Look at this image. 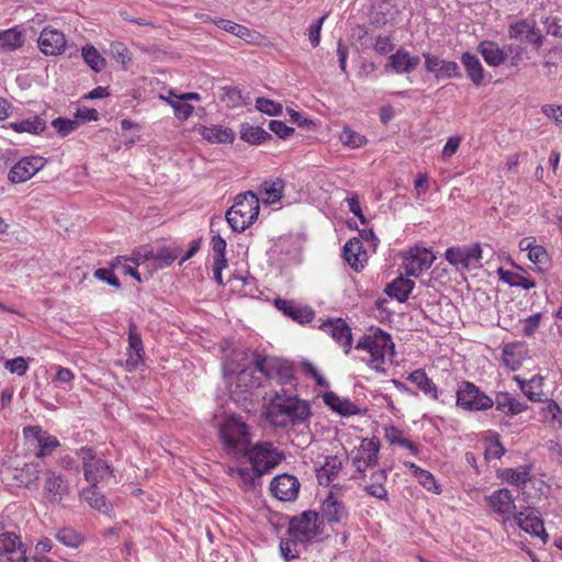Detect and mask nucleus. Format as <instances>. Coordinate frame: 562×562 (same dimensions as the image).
Instances as JSON below:
<instances>
[{
    "label": "nucleus",
    "mask_w": 562,
    "mask_h": 562,
    "mask_svg": "<svg viewBox=\"0 0 562 562\" xmlns=\"http://www.w3.org/2000/svg\"><path fill=\"white\" fill-rule=\"evenodd\" d=\"M169 98L159 95L160 99L166 100L173 109L175 115L179 120H187L193 112V106L189 104L181 95H176L170 92Z\"/></svg>",
    "instance_id": "c03bdc74"
},
{
    "label": "nucleus",
    "mask_w": 562,
    "mask_h": 562,
    "mask_svg": "<svg viewBox=\"0 0 562 562\" xmlns=\"http://www.w3.org/2000/svg\"><path fill=\"white\" fill-rule=\"evenodd\" d=\"M270 491L276 498L282 502H291L296 499L299 495L300 482L290 474L277 475L270 483Z\"/></svg>",
    "instance_id": "dca6fc26"
},
{
    "label": "nucleus",
    "mask_w": 562,
    "mask_h": 562,
    "mask_svg": "<svg viewBox=\"0 0 562 562\" xmlns=\"http://www.w3.org/2000/svg\"><path fill=\"white\" fill-rule=\"evenodd\" d=\"M445 258L449 263L462 269L480 267L482 248L480 244L462 247H450L446 250Z\"/></svg>",
    "instance_id": "1a4fd4ad"
},
{
    "label": "nucleus",
    "mask_w": 562,
    "mask_h": 562,
    "mask_svg": "<svg viewBox=\"0 0 562 562\" xmlns=\"http://www.w3.org/2000/svg\"><path fill=\"white\" fill-rule=\"evenodd\" d=\"M259 199L252 191L239 193L226 212V221L234 232H244L259 215Z\"/></svg>",
    "instance_id": "f03ea898"
},
{
    "label": "nucleus",
    "mask_w": 562,
    "mask_h": 562,
    "mask_svg": "<svg viewBox=\"0 0 562 562\" xmlns=\"http://www.w3.org/2000/svg\"><path fill=\"white\" fill-rule=\"evenodd\" d=\"M456 404L467 412H481L493 407L494 401L474 383L461 381L456 391Z\"/></svg>",
    "instance_id": "423d86ee"
},
{
    "label": "nucleus",
    "mask_w": 562,
    "mask_h": 562,
    "mask_svg": "<svg viewBox=\"0 0 562 562\" xmlns=\"http://www.w3.org/2000/svg\"><path fill=\"white\" fill-rule=\"evenodd\" d=\"M0 561L27 562L26 548L14 532L0 533Z\"/></svg>",
    "instance_id": "f8f14e48"
},
{
    "label": "nucleus",
    "mask_w": 562,
    "mask_h": 562,
    "mask_svg": "<svg viewBox=\"0 0 562 562\" xmlns=\"http://www.w3.org/2000/svg\"><path fill=\"white\" fill-rule=\"evenodd\" d=\"M435 256L426 248H413L404 258L405 273L409 277H418L424 270L431 267Z\"/></svg>",
    "instance_id": "4468645a"
},
{
    "label": "nucleus",
    "mask_w": 562,
    "mask_h": 562,
    "mask_svg": "<svg viewBox=\"0 0 562 562\" xmlns=\"http://www.w3.org/2000/svg\"><path fill=\"white\" fill-rule=\"evenodd\" d=\"M461 63L463 64L470 80L475 86L481 85L484 79V69L480 59L475 55H472L467 52L462 54Z\"/></svg>",
    "instance_id": "72a5a7b5"
},
{
    "label": "nucleus",
    "mask_w": 562,
    "mask_h": 562,
    "mask_svg": "<svg viewBox=\"0 0 562 562\" xmlns=\"http://www.w3.org/2000/svg\"><path fill=\"white\" fill-rule=\"evenodd\" d=\"M323 400L327 406L341 416H352L360 413V409L349 398H341L334 392H326Z\"/></svg>",
    "instance_id": "cd10ccee"
},
{
    "label": "nucleus",
    "mask_w": 562,
    "mask_h": 562,
    "mask_svg": "<svg viewBox=\"0 0 562 562\" xmlns=\"http://www.w3.org/2000/svg\"><path fill=\"white\" fill-rule=\"evenodd\" d=\"M516 524L527 533L539 537L546 543L548 533L544 530L543 521L539 513L533 507H526L524 510L514 514Z\"/></svg>",
    "instance_id": "ddd939ff"
},
{
    "label": "nucleus",
    "mask_w": 562,
    "mask_h": 562,
    "mask_svg": "<svg viewBox=\"0 0 562 562\" xmlns=\"http://www.w3.org/2000/svg\"><path fill=\"white\" fill-rule=\"evenodd\" d=\"M130 352L126 359V369L128 372L135 371L140 361V338L137 334V326L130 325Z\"/></svg>",
    "instance_id": "473e14b6"
},
{
    "label": "nucleus",
    "mask_w": 562,
    "mask_h": 562,
    "mask_svg": "<svg viewBox=\"0 0 562 562\" xmlns=\"http://www.w3.org/2000/svg\"><path fill=\"white\" fill-rule=\"evenodd\" d=\"M528 258L531 262L537 263V265H544L549 261L548 251L541 245H536L535 248H530Z\"/></svg>",
    "instance_id": "338daca9"
},
{
    "label": "nucleus",
    "mask_w": 562,
    "mask_h": 562,
    "mask_svg": "<svg viewBox=\"0 0 562 562\" xmlns=\"http://www.w3.org/2000/svg\"><path fill=\"white\" fill-rule=\"evenodd\" d=\"M509 36L520 42H526L539 48L542 45V35L535 23L519 21L510 26Z\"/></svg>",
    "instance_id": "5701e85b"
},
{
    "label": "nucleus",
    "mask_w": 562,
    "mask_h": 562,
    "mask_svg": "<svg viewBox=\"0 0 562 562\" xmlns=\"http://www.w3.org/2000/svg\"><path fill=\"white\" fill-rule=\"evenodd\" d=\"M310 416L311 409L307 402L285 394L283 389L281 392H274L266 413L267 419L276 427L303 424L308 420Z\"/></svg>",
    "instance_id": "f257e3e1"
},
{
    "label": "nucleus",
    "mask_w": 562,
    "mask_h": 562,
    "mask_svg": "<svg viewBox=\"0 0 562 562\" xmlns=\"http://www.w3.org/2000/svg\"><path fill=\"white\" fill-rule=\"evenodd\" d=\"M414 286V281L401 276L386 285L385 293L389 296L395 297L398 302L403 303L408 299Z\"/></svg>",
    "instance_id": "2f4dec72"
},
{
    "label": "nucleus",
    "mask_w": 562,
    "mask_h": 562,
    "mask_svg": "<svg viewBox=\"0 0 562 562\" xmlns=\"http://www.w3.org/2000/svg\"><path fill=\"white\" fill-rule=\"evenodd\" d=\"M356 349L364 350L370 355L367 361L369 367L375 371L384 372L385 357L394 353V344L387 333L376 328L371 334L363 335L358 340Z\"/></svg>",
    "instance_id": "7ed1b4c3"
},
{
    "label": "nucleus",
    "mask_w": 562,
    "mask_h": 562,
    "mask_svg": "<svg viewBox=\"0 0 562 562\" xmlns=\"http://www.w3.org/2000/svg\"><path fill=\"white\" fill-rule=\"evenodd\" d=\"M344 258L356 271L363 268L362 262L366 258V251L362 250V243L359 238L353 237L345 244Z\"/></svg>",
    "instance_id": "c85d7f7f"
},
{
    "label": "nucleus",
    "mask_w": 562,
    "mask_h": 562,
    "mask_svg": "<svg viewBox=\"0 0 562 562\" xmlns=\"http://www.w3.org/2000/svg\"><path fill=\"white\" fill-rule=\"evenodd\" d=\"M11 128L18 133H32V134H41L45 128L46 124L43 119L40 116H34L33 119H26L21 122H14L10 124Z\"/></svg>",
    "instance_id": "49530a36"
},
{
    "label": "nucleus",
    "mask_w": 562,
    "mask_h": 562,
    "mask_svg": "<svg viewBox=\"0 0 562 562\" xmlns=\"http://www.w3.org/2000/svg\"><path fill=\"white\" fill-rule=\"evenodd\" d=\"M542 113L562 128V105L546 104L542 106Z\"/></svg>",
    "instance_id": "774afa93"
},
{
    "label": "nucleus",
    "mask_w": 562,
    "mask_h": 562,
    "mask_svg": "<svg viewBox=\"0 0 562 562\" xmlns=\"http://www.w3.org/2000/svg\"><path fill=\"white\" fill-rule=\"evenodd\" d=\"M487 504L496 514L503 517L504 521L509 520L516 514L515 498L507 488H499L493 492L487 497Z\"/></svg>",
    "instance_id": "f3484780"
},
{
    "label": "nucleus",
    "mask_w": 562,
    "mask_h": 562,
    "mask_svg": "<svg viewBox=\"0 0 562 562\" xmlns=\"http://www.w3.org/2000/svg\"><path fill=\"white\" fill-rule=\"evenodd\" d=\"M228 473L233 477H236L240 482V484L247 490L255 488L256 482L263 475L259 473L254 465H251V468H231Z\"/></svg>",
    "instance_id": "e433bc0d"
},
{
    "label": "nucleus",
    "mask_w": 562,
    "mask_h": 562,
    "mask_svg": "<svg viewBox=\"0 0 562 562\" xmlns=\"http://www.w3.org/2000/svg\"><path fill=\"white\" fill-rule=\"evenodd\" d=\"M82 57L85 63L95 72H100L105 66V59L93 46L83 47Z\"/></svg>",
    "instance_id": "864d4df0"
},
{
    "label": "nucleus",
    "mask_w": 562,
    "mask_h": 562,
    "mask_svg": "<svg viewBox=\"0 0 562 562\" xmlns=\"http://www.w3.org/2000/svg\"><path fill=\"white\" fill-rule=\"evenodd\" d=\"M42 471L40 463H26L21 469H15L14 477L24 486L30 487L37 483Z\"/></svg>",
    "instance_id": "37998d69"
},
{
    "label": "nucleus",
    "mask_w": 562,
    "mask_h": 562,
    "mask_svg": "<svg viewBox=\"0 0 562 562\" xmlns=\"http://www.w3.org/2000/svg\"><path fill=\"white\" fill-rule=\"evenodd\" d=\"M341 469V461L337 456H328L324 463L316 471V476L321 485H329Z\"/></svg>",
    "instance_id": "c756f323"
},
{
    "label": "nucleus",
    "mask_w": 562,
    "mask_h": 562,
    "mask_svg": "<svg viewBox=\"0 0 562 562\" xmlns=\"http://www.w3.org/2000/svg\"><path fill=\"white\" fill-rule=\"evenodd\" d=\"M139 266L138 258L133 257H116L113 267L121 270L124 274H130L137 281H140V273L137 268Z\"/></svg>",
    "instance_id": "3c124183"
},
{
    "label": "nucleus",
    "mask_w": 562,
    "mask_h": 562,
    "mask_svg": "<svg viewBox=\"0 0 562 562\" xmlns=\"http://www.w3.org/2000/svg\"><path fill=\"white\" fill-rule=\"evenodd\" d=\"M213 22L217 27L225 30L228 33L234 34L237 37L246 38L250 35V30L248 27L237 24L233 21L225 20V19H218V20H214Z\"/></svg>",
    "instance_id": "6e6d98bb"
},
{
    "label": "nucleus",
    "mask_w": 562,
    "mask_h": 562,
    "mask_svg": "<svg viewBox=\"0 0 562 562\" xmlns=\"http://www.w3.org/2000/svg\"><path fill=\"white\" fill-rule=\"evenodd\" d=\"M24 43L23 32L18 27L0 32V49L12 52L20 48Z\"/></svg>",
    "instance_id": "ea45409f"
},
{
    "label": "nucleus",
    "mask_w": 562,
    "mask_h": 562,
    "mask_svg": "<svg viewBox=\"0 0 562 562\" xmlns=\"http://www.w3.org/2000/svg\"><path fill=\"white\" fill-rule=\"evenodd\" d=\"M502 479L517 486L526 484L530 480V468L526 465L518 469L507 468L503 471Z\"/></svg>",
    "instance_id": "8fccbe9b"
},
{
    "label": "nucleus",
    "mask_w": 562,
    "mask_h": 562,
    "mask_svg": "<svg viewBox=\"0 0 562 562\" xmlns=\"http://www.w3.org/2000/svg\"><path fill=\"white\" fill-rule=\"evenodd\" d=\"M256 108L268 115H279L282 112V105L280 103L265 98L257 99Z\"/></svg>",
    "instance_id": "052dcab7"
},
{
    "label": "nucleus",
    "mask_w": 562,
    "mask_h": 562,
    "mask_svg": "<svg viewBox=\"0 0 562 562\" xmlns=\"http://www.w3.org/2000/svg\"><path fill=\"white\" fill-rule=\"evenodd\" d=\"M274 304L284 315L301 324L310 323L314 317V313L311 308L299 306L292 301L277 299Z\"/></svg>",
    "instance_id": "bb28decb"
},
{
    "label": "nucleus",
    "mask_w": 562,
    "mask_h": 562,
    "mask_svg": "<svg viewBox=\"0 0 562 562\" xmlns=\"http://www.w3.org/2000/svg\"><path fill=\"white\" fill-rule=\"evenodd\" d=\"M80 457L83 463L85 479L92 486L98 482L111 476L110 465L101 457H98L91 449H81Z\"/></svg>",
    "instance_id": "6e6552de"
},
{
    "label": "nucleus",
    "mask_w": 562,
    "mask_h": 562,
    "mask_svg": "<svg viewBox=\"0 0 562 562\" xmlns=\"http://www.w3.org/2000/svg\"><path fill=\"white\" fill-rule=\"evenodd\" d=\"M4 368L11 373L22 376L26 373L29 364L23 357H16L14 359L7 360Z\"/></svg>",
    "instance_id": "0e129e2a"
},
{
    "label": "nucleus",
    "mask_w": 562,
    "mask_h": 562,
    "mask_svg": "<svg viewBox=\"0 0 562 562\" xmlns=\"http://www.w3.org/2000/svg\"><path fill=\"white\" fill-rule=\"evenodd\" d=\"M340 142L349 146L351 148H359L362 145L366 144L367 139L361 134L357 133L356 131L351 130L348 126H345L339 135Z\"/></svg>",
    "instance_id": "4d7b16f0"
},
{
    "label": "nucleus",
    "mask_w": 562,
    "mask_h": 562,
    "mask_svg": "<svg viewBox=\"0 0 562 562\" xmlns=\"http://www.w3.org/2000/svg\"><path fill=\"white\" fill-rule=\"evenodd\" d=\"M254 369L268 379H278L282 384L292 379L291 367L279 359L256 355Z\"/></svg>",
    "instance_id": "9d476101"
},
{
    "label": "nucleus",
    "mask_w": 562,
    "mask_h": 562,
    "mask_svg": "<svg viewBox=\"0 0 562 562\" xmlns=\"http://www.w3.org/2000/svg\"><path fill=\"white\" fill-rule=\"evenodd\" d=\"M284 181L281 178L265 180L260 186V193L265 194V203H276L281 200Z\"/></svg>",
    "instance_id": "58836bf2"
},
{
    "label": "nucleus",
    "mask_w": 562,
    "mask_h": 562,
    "mask_svg": "<svg viewBox=\"0 0 562 562\" xmlns=\"http://www.w3.org/2000/svg\"><path fill=\"white\" fill-rule=\"evenodd\" d=\"M240 137L250 144H261L268 138H271V135L260 126H252L245 123L240 127Z\"/></svg>",
    "instance_id": "a18cd8bd"
},
{
    "label": "nucleus",
    "mask_w": 562,
    "mask_h": 562,
    "mask_svg": "<svg viewBox=\"0 0 562 562\" xmlns=\"http://www.w3.org/2000/svg\"><path fill=\"white\" fill-rule=\"evenodd\" d=\"M386 479L387 474L386 470L384 469L378 470L376 472L372 473L371 483L364 486L366 492L378 499H386L387 491L384 486Z\"/></svg>",
    "instance_id": "4c0bfd02"
},
{
    "label": "nucleus",
    "mask_w": 562,
    "mask_h": 562,
    "mask_svg": "<svg viewBox=\"0 0 562 562\" xmlns=\"http://www.w3.org/2000/svg\"><path fill=\"white\" fill-rule=\"evenodd\" d=\"M347 510L342 502L338 501L331 493L322 504L321 520L328 524H339L347 518Z\"/></svg>",
    "instance_id": "b1692460"
},
{
    "label": "nucleus",
    "mask_w": 562,
    "mask_h": 562,
    "mask_svg": "<svg viewBox=\"0 0 562 562\" xmlns=\"http://www.w3.org/2000/svg\"><path fill=\"white\" fill-rule=\"evenodd\" d=\"M493 401L496 409L507 416H516L528 408L526 402L519 401L509 392H497Z\"/></svg>",
    "instance_id": "393cba45"
},
{
    "label": "nucleus",
    "mask_w": 562,
    "mask_h": 562,
    "mask_svg": "<svg viewBox=\"0 0 562 562\" xmlns=\"http://www.w3.org/2000/svg\"><path fill=\"white\" fill-rule=\"evenodd\" d=\"M247 457L250 464L261 474L273 470L283 459V452L279 451L271 442H258L240 456Z\"/></svg>",
    "instance_id": "39448f33"
},
{
    "label": "nucleus",
    "mask_w": 562,
    "mask_h": 562,
    "mask_svg": "<svg viewBox=\"0 0 562 562\" xmlns=\"http://www.w3.org/2000/svg\"><path fill=\"white\" fill-rule=\"evenodd\" d=\"M425 58V68L428 72L435 75L437 80L460 77L459 66L456 61L440 59L438 56L429 53L423 54Z\"/></svg>",
    "instance_id": "a211bd4d"
},
{
    "label": "nucleus",
    "mask_w": 562,
    "mask_h": 562,
    "mask_svg": "<svg viewBox=\"0 0 562 562\" xmlns=\"http://www.w3.org/2000/svg\"><path fill=\"white\" fill-rule=\"evenodd\" d=\"M542 419L555 427L562 426V408L553 400H549L547 405L541 409Z\"/></svg>",
    "instance_id": "603ef678"
},
{
    "label": "nucleus",
    "mask_w": 562,
    "mask_h": 562,
    "mask_svg": "<svg viewBox=\"0 0 562 562\" xmlns=\"http://www.w3.org/2000/svg\"><path fill=\"white\" fill-rule=\"evenodd\" d=\"M408 467H409L411 471L413 472V474L418 480V482L427 491H430V492H432L435 494H440L441 493L440 486L437 484L434 475L429 471L420 469L419 467H417L414 463H409Z\"/></svg>",
    "instance_id": "09e8293b"
},
{
    "label": "nucleus",
    "mask_w": 562,
    "mask_h": 562,
    "mask_svg": "<svg viewBox=\"0 0 562 562\" xmlns=\"http://www.w3.org/2000/svg\"><path fill=\"white\" fill-rule=\"evenodd\" d=\"M44 166L45 161L40 156L24 157L10 169L8 178L12 183H22L31 179Z\"/></svg>",
    "instance_id": "2eb2a0df"
},
{
    "label": "nucleus",
    "mask_w": 562,
    "mask_h": 562,
    "mask_svg": "<svg viewBox=\"0 0 562 562\" xmlns=\"http://www.w3.org/2000/svg\"><path fill=\"white\" fill-rule=\"evenodd\" d=\"M296 539L293 540H281L280 541V553L284 561L289 562L291 560H294L299 558V552L296 549Z\"/></svg>",
    "instance_id": "680f3d73"
},
{
    "label": "nucleus",
    "mask_w": 562,
    "mask_h": 562,
    "mask_svg": "<svg viewBox=\"0 0 562 562\" xmlns=\"http://www.w3.org/2000/svg\"><path fill=\"white\" fill-rule=\"evenodd\" d=\"M24 437L27 440H34L38 447L35 453L37 458H43L52 453V451L59 446L56 437L48 435L38 426H27L23 429Z\"/></svg>",
    "instance_id": "aec40b11"
},
{
    "label": "nucleus",
    "mask_w": 562,
    "mask_h": 562,
    "mask_svg": "<svg viewBox=\"0 0 562 562\" xmlns=\"http://www.w3.org/2000/svg\"><path fill=\"white\" fill-rule=\"evenodd\" d=\"M81 497L94 509L99 510L100 513H103L106 516H111L112 513V505L106 502L105 497L100 494L95 486L85 488L81 492Z\"/></svg>",
    "instance_id": "f704fd0d"
},
{
    "label": "nucleus",
    "mask_w": 562,
    "mask_h": 562,
    "mask_svg": "<svg viewBox=\"0 0 562 562\" xmlns=\"http://www.w3.org/2000/svg\"><path fill=\"white\" fill-rule=\"evenodd\" d=\"M236 382L237 387L241 389L245 392L250 391L252 389H257L261 385L260 378L254 376V372L249 368L243 369L238 372Z\"/></svg>",
    "instance_id": "5fc2aeb1"
},
{
    "label": "nucleus",
    "mask_w": 562,
    "mask_h": 562,
    "mask_svg": "<svg viewBox=\"0 0 562 562\" xmlns=\"http://www.w3.org/2000/svg\"><path fill=\"white\" fill-rule=\"evenodd\" d=\"M479 52L490 66H499L507 58V53L492 41H483L479 45Z\"/></svg>",
    "instance_id": "7c9ffc66"
},
{
    "label": "nucleus",
    "mask_w": 562,
    "mask_h": 562,
    "mask_svg": "<svg viewBox=\"0 0 562 562\" xmlns=\"http://www.w3.org/2000/svg\"><path fill=\"white\" fill-rule=\"evenodd\" d=\"M408 380L415 384L424 394L432 400L438 398V390L436 384L430 380L423 369H417L408 375Z\"/></svg>",
    "instance_id": "c9c22d12"
},
{
    "label": "nucleus",
    "mask_w": 562,
    "mask_h": 562,
    "mask_svg": "<svg viewBox=\"0 0 562 562\" xmlns=\"http://www.w3.org/2000/svg\"><path fill=\"white\" fill-rule=\"evenodd\" d=\"M499 279L510 286H519L526 290H529L531 288L536 286V282L531 279H528L524 277L520 273L513 272L509 270H504L503 268H499L498 270Z\"/></svg>",
    "instance_id": "de8ad7c7"
},
{
    "label": "nucleus",
    "mask_w": 562,
    "mask_h": 562,
    "mask_svg": "<svg viewBox=\"0 0 562 562\" xmlns=\"http://www.w3.org/2000/svg\"><path fill=\"white\" fill-rule=\"evenodd\" d=\"M220 438L225 451L236 458L240 457L251 443L247 424L236 417H229L222 424Z\"/></svg>",
    "instance_id": "20e7f679"
},
{
    "label": "nucleus",
    "mask_w": 562,
    "mask_h": 562,
    "mask_svg": "<svg viewBox=\"0 0 562 562\" xmlns=\"http://www.w3.org/2000/svg\"><path fill=\"white\" fill-rule=\"evenodd\" d=\"M52 125L60 136H67L78 128L79 122L77 120L57 117L52 122Z\"/></svg>",
    "instance_id": "bf43d9fd"
},
{
    "label": "nucleus",
    "mask_w": 562,
    "mask_h": 562,
    "mask_svg": "<svg viewBox=\"0 0 562 562\" xmlns=\"http://www.w3.org/2000/svg\"><path fill=\"white\" fill-rule=\"evenodd\" d=\"M269 130L278 135L280 138H288L294 133V128L285 125L282 121L271 120L269 122Z\"/></svg>",
    "instance_id": "69168bd1"
},
{
    "label": "nucleus",
    "mask_w": 562,
    "mask_h": 562,
    "mask_svg": "<svg viewBox=\"0 0 562 562\" xmlns=\"http://www.w3.org/2000/svg\"><path fill=\"white\" fill-rule=\"evenodd\" d=\"M44 492L50 502L60 503L64 496L69 493V483L55 472H48Z\"/></svg>",
    "instance_id": "a878e982"
},
{
    "label": "nucleus",
    "mask_w": 562,
    "mask_h": 562,
    "mask_svg": "<svg viewBox=\"0 0 562 562\" xmlns=\"http://www.w3.org/2000/svg\"><path fill=\"white\" fill-rule=\"evenodd\" d=\"M212 247L214 251L213 261L227 262L226 254V240L216 234L212 237Z\"/></svg>",
    "instance_id": "e2e57ef3"
},
{
    "label": "nucleus",
    "mask_w": 562,
    "mask_h": 562,
    "mask_svg": "<svg viewBox=\"0 0 562 562\" xmlns=\"http://www.w3.org/2000/svg\"><path fill=\"white\" fill-rule=\"evenodd\" d=\"M66 46L65 35L54 29H44L38 37V47L45 55H58Z\"/></svg>",
    "instance_id": "4be33fe9"
},
{
    "label": "nucleus",
    "mask_w": 562,
    "mask_h": 562,
    "mask_svg": "<svg viewBox=\"0 0 562 562\" xmlns=\"http://www.w3.org/2000/svg\"><path fill=\"white\" fill-rule=\"evenodd\" d=\"M55 537L60 543L70 548L78 547L82 541L81 537L71 528L59 529Z\"/></svg>",
    "instance_id": "13d9d810"
},
{
    "label": "nucleus",
    "mask_w": 562,
    "mask_h": 562,
    "mask_svg": "<svg viewBox=\"0 0 562 562\" xmlns=\"http://www.w3.org/2000/svg\"><path fill=\"white\" fill-rule=\"evenodd\" d=\"M419 61L418 56H413L408 50L400 48L389 57L385 69H391L398 75L409 74L416 69Z\"/></svg>",
    "instance_id": "412c9836"
},
{
    "label": "nucleus",
    "mask_w": 562,
    "mask_h": 562,
    "mask_svg": "<svg viewBox=\"0 0 562 562\" xmlns=\"http://www.w3.org/2000/svg\"><path fill=\"white\" fill-rule=\"evenodd\" d=\"M516 380L519 383L521 392L532 402H541L542 401V378L533 376L532 379L526 381L516 376Z\"/></svg>",
    "instance_id": "a19ab883"
},
{
    "label": "nucleus",
    "mask_w": 562,
    "mask_h": 562,
    "mask_svg": "<svg viewBox=\"0 0 562 562\" xmlns=\"http://www.w3.org/2000/svg\"><path fill=\"white\" fill-rule=\"evenodd\" d=\"M200 134L204 139L213 144L231 143L234 138L233 133L222 126H202Z\"/></svg>",
    "instance_id": "79ce46f5"
},
{
    "label": "nucleus",
    "mask_w": 562,
    "mask_h": 562,
    "mask_svg": "<svg viewBox=\"0 0 562 562\" xmlns=\"http://www.w3.org/2000/svg\"><path fill=\"white\" fill-rule=\"evenodd\" d=\"M319 328L340 344L346 355L349 353L352 345V334L351 328L342 318L328 319Z\"/></svg>",
    "instance_id": "6ab92c4d"
},
{
    "label": "nucleus",
    "mask_w": 562,
    "mask_h": 562,
    "mask_svg": "<svg viewBox=\"0 0 562 562\" xmlns=\"http://www.w3.org/2000/svg\"><path fill=\"white\" fill-rule=\"evenodd\" d=\"M322 526L323 520L319 514L306 510L291 519L289 531L296 540L307 542L323 532Z\"/></svg>",
    "instance_id": "0eeeda50"
},
{
    "label": "nucleus",
    "mask_w": 562,
    "mask_h": 562,
    "mask_svg": "<svg viewBox=\"0 0 562 562\" xmlns=\"http://www.w3.org/2000/svg\"><path fill=\"white\" fill-rule=\"evenodd\" d=\"M177 257L178 252L176 249L165 246L156 249L143 248V267H145L147 272L153 276L155 271L170 266Z\"/></svg>",
    "instance_id": "9b49d317"
}]
</instances>
